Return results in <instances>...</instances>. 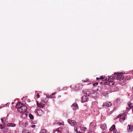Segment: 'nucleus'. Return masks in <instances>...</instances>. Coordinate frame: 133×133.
I'll return each instance as SVG.
<instances>
[{"label":"nucleus","mask_w":133,"mask_h":133,"mask_svg":"<svg viewBox=\"0 0 133 133\" xmlns=\"http://www.w3.org/2000/svg\"><path fill=\"white\" fill-rule=\"evenodd\" d=\"M16 107L18 108L17 110L21 113L25 112L27 109L26 106L21 104V102H18L16 105Z\"/></svg>","instance_id":"obj_1"},{"label":"nucleus","mask_w":133,"mask_h":133,"mask_svg":"<svg viewBox=\"0 0 133 133\" xmlns=\"http://www.w3.org/2000/svg\"><path fill=\"white\" fill-rule=\"evenodd\" d=\"M126 115L125 114H121L118 115L117 118H120L119 121L120 122H123L125 119Z\"/></svg>","instance_id":"obj_2"},{"label":"nucleus","mask_w":133,"mask_h":133,"mask_svg":"<svg viewBox=\"0 0 133 133\" xmlns=\"http://www.w3.org/2000/svg\"><path fill=\"white\" fill-rule=\"evenodd\" d=\"M124 78V76L120 73L116 74L114 77V78L117 79L122 80Z\"/></svg>","instance_id":"obj_3"},{"label":"nucleus","mask_w":133,"mask_h":133,"mask_svg":"<svg viewBox=\"0 0 133 133\" xmlns=\"http://www.w3.org/2000/svg\"><path fill=\"white\" fill-rule=\"evenodd\" d=\"M68 121V123L72 126H75L76 124V122L74 120L69 119Z\"/></svg>","instance_id":"obj_4"},{"label":"nucleus","mask_w":133,"mask_h":133,"mask_svg":"<svg viewBox=\"0 0 133 133\" xmlns=\"http://www.w3.org/2000/svg\"><path fill=\"white\" fill-rule=\"evenodd\" d=\"M88 98L85 96H83L81 97V102L82 103H84L88 101Z\"/></svg>","instance_id":"obj_5"},{"label":"nucleus","mask_w":133,"mask_h":133,"mask_svg":"<svg viewBox=\"0 0 133 133\" xmlns=\"http://www.w3.org/2000/svg\"><path fill=\"white\" fill-rule=\"evenodd\" d=\"M103 106H106V107H109L111 105V103L110 102H106L103 103Z\"/></svg>","instance_id":"obj_6"},{"label":"nucleus","mask_w":133,"mask_h":133,"mask_svg":"<svg viewBox=\"0 0 133 133\" xmlns=\"http://www.w3.org/2000/svg\"><path fill=\"white\" fill-rule=\"evenodd\" d=\"M72 108L74 110H76L78 109L77 104L76 103H74L71 105Z\"/></svg>","instance_id":"obj_7"},{"label":"nucleus","mask_w":133,"mask_h":133,"mask_svg":"<svg viewBox=\"0 0 133 133\" xmlns=\"http://www.w3.org/2000/svg\"><path fill=\"white\" fill-rule=\"evenodd\" d=\"M37 105L39 108H43L44 107L45 104H43L42 102H40L39 103L37 101Z\"/></svg>","instance_id":"obj_8"},{"label":"nucleus","mask_w":133,"mask_h":133,"mask_svg":"<svg viewBox=\"0 0 133 133\" xmlns=\"http://www.w3.org/2000/svg\"><path fill=\"white\" fill-rule=\"evenodd\" d=\"M127 129L129 132H131L133 130V127L129 125L127 127Z\"/></svg>","instance_id":"obj_9"},{"label":"nucleus","mask_w":133,"mask_h":133,"mask_svg":"<svg viewBox=\"0 0 133 133\" xmlns=\"http://www.w3.org/2000/svg\"><path fill=\"white\" fill-rule=\"evenodd\" d=\"M115 130V125H112L111 127L110 128V131H112V130L114 132V133H117V132L116 131L114 132Z\"/></svg>","instance_id":"obj_10"},{"label":"nucleus","mask_w":133,"mask_h":133,"mask_svg":"<svg viewBox=\"0 0 133 133\" xmlns=\"http://www.w3.org/2000/svg\"><path fill=\"white\" fill-rule=\"evenodd\" d=\"M61 130V128H58L55 130H54L53 133H61L60 130Z\"/></svg>","instance_id":"obj_11"},{"label":"nucleus","mask_w":133,"mask_h":133,"mask_svg":"<svg viewBox=\"0 0 133 133\" xmlns=\"http://www.w3.org/2000/svg\"><path fill=\"white\" fill-rule=\"evenodd\" d=\"M16 124L13 123H8L7 125V126L8 127H15Z\"/></svg>","instance_id":"obj_12"},{"label":"nucleus","mask_w":133,"mask_h":133,"mask_svg":"<svg viewBox=\"0 0 133 133\" xmlns=\"http://www.w3.org/2000/svg\"><path fill=\"white\" fill-rule=\"evenodd\" d=\"M128 107H127L126 108L128 110H129L131 109V108L132 107V105L129 103H128Z\"/></svg>","instance_id":"obj_13"},{"label":"nucleus","mask_w":133,"mask_h":133,"mask_svg":"<svg viewBox=\"0 0 133 133\" xmlns=\"http://www.w3.org/2000/svg\"><path fill=\"white\" fill-rule=\"evenodd\" d=\"M120 83L122 85H123L126 84V82L125 80H122L121 81Z\"/></svg>","instance_id":"obj_14"},{"label":"nucleus","mask_w":133,"mask_h":133,"mask_svg":"<svg viewBox=\"0 0 133 133\" xmlns=\"http://www.w3.org/2000/svg\"><path fill=\"white\" fill-rule=\"evenodd\" d=\"M8 131V129L7 128H4L2 130V131L4 133Z\"/></svg>","instance_id":"obj_15"},{"label":"nucleus","mask_w":133,"mask_h":133,"mask_svg":"<svg viewBox=\"0 0 133 133\" xmlns=\"http://www.w3.org/2000/svg\"><path fill=\"white\" fill-rule=\"evenodd\" d=\"M116 102L117 103L120 104L122 102V100L119 98H118L116 99Z\"/></svg>","instance_id":"obj_16"},{"label":"nucleus","mask_w":133,"mask_h":133,"mask_svg":"<svg viewBox=\"0 0 133 133\" xmlns=\"http://www.w3.org/2000/svg\"><path fill=\"white\" fill-rule=\"evenodd\" d=\"M80 129L81 130H83L84 131V132L86 131L87 130V128L85 127H80Z\"/></svg>","instance_id":"obj_17"},{"label":"nucleus","mask_w":133,"mask_h":133,"mask_svg":"<svg viewBox=\"0 0 133 133\" xmlns=\"http://www.w3.org/2000/svg\"><path fill=\"white\" fill-rule=\"evenodd\" d=\"M46 132L47 130L44 129L41 130L39 133H46Z\"/></svg>","instance_id":"obj_18"},{"label":"nucleus","mask_w":133,"mask_h":133,"mask_svg":"<svg viewBox=\"0 0 133 133\" xmlns=\"http://www.w3.org/2000/svg\"><path fill=\"white\" fill-rule=\"evenodd\" d=\"M29 117L31 119H33L34 118L33 116L31 114H29Z\"/></svg>","instance_id":"obj_19"},{"label":"nucleus","mask_w":133,"mask_h":133,"mask_svg":"<svg viewBox=\"0 0 133 133\" xmlns=\"http://www.w3.org/2000/svg\"><path fill=\"white\" fill-rule=\"evenodd\" d=\"M74 130H75V131L76 132V133L77 132V130H78V128L77 127H75L74 128Z\"/></svg>","instance_id":"obj_20"},{"label":"nucleus","mask_w":133,"mask_h":133,"mask_svg":"<svg viewBox=\"0 0 133 133\" xmlns=\"http://www.w3.org/2000/svg\"><path fill=\"white\" fill-rule=\"evenodd\" d=\"M4 127L2 124L0 125V129L2 130L4 128Z\"/></svg>","instance_id":"obj_21"},{"label":"nucleus","mask_w":133,"mask_h":133,"mask_svg":"<svg viewBox=\"0 0 133 133\" xmlns=\"http://www.w3.org/2000/svg\"><path fill=\"white\" fill-rule=\"evenodd\" d=\"M22 133H29L28 132V131H27V130H24L22 131Z\"/></svg>","instance_id":"obj_22"},{"label":"nucleus","mask_w":133,"mask_h":133,"mask_svg":"<svg viewBox=\"0 0 133 133\" xmlns=\"http://www.w3.org/2000/svg\"><path fill=\"white\" fill-rule=\"evenodd\" d=\"M86 94H87V95H88V96L90 94V92L89 91H87Z\"/></svg>","instance_id":"obj_23"},{"label":"nucleus","mask_w":133,"mask_h":133,"mask_svg":"<svg viewBox=\"0 0 133 133\" xmlns=\"http://www.w3.org/2000/svg\"><path fill=\"white\" fill-rule=\"evenodd\" d=\"M64 124V123L63 122H62L61 123L58 122V123H57V124L60 125H63Z\"/></svg>","instance_id":"obj_24"},{"label":"nucleus","mask_w":133,"mask_h":133,"mask_svg":"<svg viewBox=\"0 0 133 133\" xmlns=\"http://www.w3.org/2000/svg\"><path fill=\"white\" fill-rule=\"evenodd\" d=\"M98 84V83L97 82H96V83H94L93 84V86H95L96 85H97Z\"/></svg>","instance_id":"obj_25"},{"label":"nucleus","mask_w":133,"mask_h":133,"mask_svg":"<svg viewBox=\"0 0 133 133\" xmlns=\"http://www.w3.org/2000/svg\"><path fill=\"white\" fill-rule=\"evenodd\" d=\"M37 97L38 98H39L40 97V95L38 93H37L36 95Z\"/></svg>","instance_id":"obj_26"},{"label":"nucleus","mask_w":133,"mask_h":133,"mask_svg":"<svg viewBox=\"0 0 133 133\" xmlns=\"http://www.w3.org/2000/svg\"><path fill=\"white\" fill-rule=\"evenodd\" d=\"M127 77L128 78V79H130V76L129 75H128L127 76Z\"/></svg>","instance_id":"obj_27"},{"label":"nucleus","mask_w":133,"mask_h":133,"mask_svg":"<svg viewBox=\"0 0 133 133\" xmlns=\"http://www.w3.org/2000/svg\"><path fill=\"white\" fill-rule=\"evenodd\" d=\"M104 77L102 76H101L100 77V79H104Z\"/></svg>","instance_id":"obj_28"},{"label":"nucleus","mask_w":133,"mask_h":133,"mask_svg":"<svg viewBox=\"0 0 133 133\" xmlns=\"http://www.w3.org/2000/svg\"><path fill=\"white\" fill-rule=\"evenodd\" d=\"M35 127V125H33L31 126L32 128H34Z\"/></svg>","instance_id":"obj_29"},{"label":"nucleus","mask_w":133,"mask_h":133,"mask_svg":"<svg viewBox=\"0 0 133 133\" xmlns=\"http://www.w3.org/2000/svg\"><path fill=\"white\" fill-rule=\"evenodd\" d=\"M56 92H55L53 93H52V95H55V94H56Z\"/></svg>","instance_id":"obj_30"},{"label":"nucleus","mask_w":133,"mask_h":133,"mask_svg":"<svg viewBox=\"0 0 133 133\" xmlns=\"http://www.w3.org/2000/svg\"><path fill=\"white\" fill-rule=\"evenodd\" d=\"M1 121H2V123H3V124H4V123H3V119L2 118H1Z\"/></svg>","instance_id":"obj_31"},{"label":"nucleus","mask_w":133,"mask_h":133,"mask_svg":"<svg viewBox=\"0 0 133 133\" xmlns=\"http://www.w3.org/2000/svg\"><path fill=\"white\" fill-rule=\"evenodd\" d=\"M89 81V80H88H88H87V81H86V80L84 81H83V82H86L87 81Z\"/></svg>","instance_id":"obj_32"},{"label":"nucleus","mask_w":133,"mask_h":133,"mask_svg":"<svg viewBox=\"0 0 133 133\" xmlns=\"http://www.w3.org/2000/svg\"><path fill=\"white\" fill-rule=\"evenodd\" d=\"M96 79H97V80H98V79H100V78H97H97H96Z\"/></svg>","instance_id":"obj_33"},{"label":"nucleus","mask_w":133,"mask_h":133,"mask_svg":"<svg viewBox=\"0 0 133 133\" xmlns=\"http://www.w3.org/2000/svg\"><path fill=\"white\" fill-rule=\"evenodd\" d=\"M50 97L51 98H53V97H52V96H50V97Z\"/></svg>","instance_id":"obj_34"},{"label":"nucleus","mask_w":133,"mask_h":133,"mask_svg":"<svg viewBox=\"0 0 133 133\" xmlns=\"http://www.w3.org/2000/svg\"><path fill=\"white\" fill-rule=\"evenodd\" d=\"M106 128H107L106 127V126H105V127H104V129H106Z\"/></svg>","instance_id":"obj_35"},{"label":"nucleus","mask_w":133,"mask_h":133,"mask_svg":"<svg viewBox=\"0 0 133 133\" xmlns=\"http://www.w3.org/2000/svg\"><path fill=\"white\" fill-rule=\"evenodd\" d=\"M7 105H9V104H6V106H7Z\"/></svg>","instance_id":"obj_36"},{"label":"nucleus","mask_w":133,"mask_h":133,"mask_svg":"<svg viewBox=\"0 0 133 133\" xmlns=\"http://www.w3.org/2000/svg\"><path fill=\"white\" fill-rule=\"evenodd\" d=\"M95 102V103H96V104H97V102Z\"/></svg>","instance_id":"obj_37"},{"label":"nucleus","mask_w":133,"mask_h":133,"mask_svg":"<svg viewBox=\"0 0 133 133\" xmlns=\"http://www.w3.org/2000/svg\"><path fill=\"white\" fill-rule=\"evenodd\" d=\"M102 133H104V132H102Z\"/></svg>","instance_id":"obj_38"},{"label":"nucleus","mask_w":133,"mask_h":133,"mask_svg":"<svg viewBox=\"0 0 133 133\" xmlns=\"http://www.w3.org/2000/svg\"><path fill=\"white\" fill-rule=\"evenodd\" d=\"M2 108V107H0V108Z\"/></svg>","instance_id":"obj_39"}]
</instances>
